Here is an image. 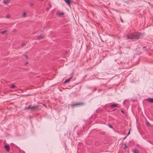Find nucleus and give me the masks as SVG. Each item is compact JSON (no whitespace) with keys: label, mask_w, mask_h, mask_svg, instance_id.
Segmentation results:
<instances>
[{"label":"nucleus","mask_w":153,"mask_h":153,"mask_svg":"<svg viewBox=\"0 0 153 153\" xmlns=\"http://www.w3.org/2000/svg\"><path fill=\"white\" fill-rule=\"evenodd\" d=\"M141 33H139L135 32L134 33H131L127 35V37L128 39H139Z\"/></svg>","instance_id":"nucleus-1"},{"label":"nucleus","mask_w":153,"mask_h":153,"mask_svg":"<svg viewBox=\"0 0 153 153\" xmlns=\"http://www.w3.org/2000/svg\"><path fill=\"white\" fill-rule=\"evenodd\" d=\"M25 108L26 109H28L31 111H33L37 109V107L36 106L30 105L29 106L27 107H25Z\"/></svg>","instance_id":"nucleus-2"},{"label":"nucleus","mask_w":153,"mask_h":153,"mask_svg":"<svg viewBox=\"0 0 153 153\" xmlns=\"http://www.w3.org/2000/svg\"><path fill=\"white\" fill-rule=\"evenodd\" d=\"M82 104V103H75L69 105L68 106V107L69 108V107H70L71 108H73L74 106Z\"/></svg>","instance_id":"nucleus-3"},{"label":"nucleus","mask_w":153,"mask_h":153,"mask_svg":"<svg viewBox=\"0 0 153 153\" xmlns=\"http://www.w3.org/2000/svg\"><path fill=\"white\" fill-rule=\"evenodd\" d=\"M64 14V13L63 12H60V13H56V15L58 16H62Z\"/></svg>","instance_id":"nucleus-4"},{"label":"nucleus","mask_w":153,"mask_h":153,"mask_svg":"<svg viewBox=\"0 0 153 153\" xmlns=\"http://www.w3.org/2000/svg\"><path fill=\"white\" fill-rule=\"evenodd\" d=\"M64 1L68 4V6H70L71 4L70 0H64Z\"/></svg>","instance_id":"nucleus-5"},{"label":"nucleus","mask_w":153,"mask_h":153,"mask_svg":"<svg viewBox=\"0 0 153 153\" xmlns=\"http://www.w3.org/2000/svg\"><path fill=\"white\" fill-rule=\"evenodd\" d=\"M4 148L7 151L9 152L10 151V149L9 147L8 146H7V145L5 146Z\"/></svg>","instance_id":"nucleus-6"},{"label":"nucleus","mask_w":153,"mask_h":153,"mask_svg":"<svg viewBox=\"0 0 153 153\" xmlns=\"http://www.w3.org/2000/svg\"><path fill=\"white\" fill-rule=\"evenodd\" d=\"M10 0H4L3 3L4 4H7L10 1Z\"/></svg>","instance_id":"nucleus-7"},{"label":"nucleus","mask_w":153,"mask_h":153,"mask_svg":"<svg viewBox=\"0 0 153 153\" xmlns=\"http://www.w3.org/2000/svg\"><path fill=\"white\" fill-rule=\"evenodd\" d=\"M148 101L149 102H153V98H149L147 99Z\"/></svg>","instance_id":"nucleus-8"},{"label":"nucleus","mask_w":153,"mask_h":153,"mask_svg":"<svg viewBox=\"0 0 153 153\" xmlns=\"http://www.w3.org/2000/svg\"><path fill=\"white\" fill-rule=\"evenodd\" d=\"M71 79V78H70L68 79H66L64 81V82L65 83L68 82L70 81V80Z\"/></svg>","instance_id":"nucleus-9"},{"label":"nucleus","mask_w":153,"mask_h":153,"mask_svg":"<svg viewBox=\"0 0 153 153\" xmlns=\"http://www.w3.org/2000/svg\"><path fill=\"white\" fill-rule=\"evenodd\" d=\"M117 106V104H114L111 105V107L112 108H113L116 107Z\"/></svg>","instance_id":"nucleus-10"},{"label":"nucleus","mask_w":153,"mask_h":153,"mask_svg":"<svg viewBox=\"0 0 153 153\" xmlns=\"http://www.w3.org/2000/svg\"><path fill=\"white\" fill-rule=\"evenodd\" d=\"M27 14V13L26 12H24L23 14V17H25V16Z\"/></svg>","instance_id":"nucleus-11"},{"label":"nucleus","mask_w":153,"mask_h":153,"mask_svg":"<svg viewBox=\"0 0 153 153\" xmlns=\"http://www.w3.org/2000/svg\"><path fill=\"white\" fill-rule=\"evenodd\" d=\"M43 38V36H42L41 35L39 36L38 37V39H40Z\"/></svg>","instance_id":"nucleus-12"},{"label":"nucleus","mask_w":153,"mask_h":153,"mask_svg":"<svg viewBox=\"0 0 153 153\" xmlns=\"http://www.w3.org/2000/svg\"><path fill=\"white\" fill-rule=\"evenodd\" d=\"M6 32H7V30H4L3 31H2L1 32V33L2 34H3V33H6Z\"/></svg>","instance_id":"nucleus-13"},{"label":"nucleus","mask_w":153,"mask_h":153,"mask_svg":"<svg viewBox=\"0 0 153 153\" xmlns=\"http://www.w3.org/2000/svg\"><path fill=\"white\" fill-rule=\"evenodd\" d=\"M134 153H138V151L137 150H135L134 151Z\"/></svg>","instance_id":"nucleus-14"},{"label":"nucleus","mask_w":153,"mask_h":153,"mask_svg":"<svg viewBox=\"0 0 153 153\" xmlns=\"http://www.w3.org/2000/svg\"><path fill=\"white\" fill-rule=\"evenodd\" d=\"M15 85H12L11 86L10 88H15Z\"/></svg>","instance_id":"nucleus-15"},{"label":"nucleus","mask_w":153,"mask_h":153,"mask_svg":"<svg viewBox=\"0 0 153 153\" xmlns=\"http://www.w3.org/2000/svg\"><path fill=\"white\" fill-rule=\"evenodd\" d=\"M128 147V146H127L126 145H125L124 146V149H126Z\"/></svg>","instance_id":"nucleus-16"},{"label":"nucleus","mask_w":153,"mask_h":153,"mask_svg":"<svg viewBox=\"0 0 153 153\" xmlns=\"http://www.w3.org/2000/svg\"><path fill=\"white\" fill-rule=\"evenodd\" d=\"M22 46H23L24 45H25V43H22Z\"/></svg>","instance_id":"nucleus-17"},{"label":"nucleus","mask_w":153,"mask_h":153,"mask_svg":"<svg viewBox=\"0 0 153 153\" xmlns=\"http://www.w3.org/2000/svg\"><path fill=\"white\" fill-rule=\"evenodd\" d=\"M33 4L32 3H31L30 4V6L32 7V6H33Z\"/></svg>","instance_id":"nucleus-18"},{"label":"nucleus","mask_w":153,"mask_h":153,"mask_svg":"<svg viewBox=\"0 0 153 153\" xmlns=\"http://www.w3.org/2000/svg\"><path fill=\"white\" fill-rule=\"evenodd\" d=\"M10 17V16L9 15H8L7 16V18H9V17Z\"/></svg>","instance_id":"nucleus-19"},{"label":"nucleus","mask_w":153,"mask_h":153,"mask_svg":"<svg viewBox=\"0 0 153 153\" xmlns=\"http://www.w3.org/2000/svg\"><path fill=\"white\" fill-rule=\"evenodd\" d=\"M130 130L129 131L127 135H128V134H129L130 133Z\"/></svg>","instance_id":"nucleus-20"},{"label":"nucleus","mask_w":153,"mask_h":153,"mask_svg":"<svg viewBox=\"0 0 153 153\" xmlns=\"http://www.w3.org/2000/svg\"><path fill=\"white\" fill-rule=\"evenodd\" d=\"M109 127L110 128H112V126L111 125H109Z\"/></svg>","instance_id":"nucleus-21"},{"label":"nucleus","mask_w":153,"mask_h":153,"mask_svg":"<svg viewBox=\"0 0 153 153\" xmlns=\"http://www.w3.org/2000/svg\"><path fill=\"white\" fill-rule=\"evenodd\" d=\"M121 112H122V113H124V111H123V110H122V111H121Z\"/></svg>","instance_id":"nucleus-22"},{"label":"nucleus","mask_w":153,"mask_h":153,"mask_svg":"<svg viewBox=\"0 0 153 153\" xmlns=\"http://www.w3.org/2000/svg\"><path fill=\"white\" fill-rule=\"evenodd\" d=\"M28 63H29L28 62H26V64H28Z\"/></svg>","instance_id":"nucleus-23"},{"label":"nucleus","mask_w":153,"mask_h":153,"mask_svg":"<svg viewBox=\"0 0 153 153\" xmlns=\"http://www.w3.org/2000/svg\"><path fill=\"white\" fill-rule=\"evenodd\" d=\"M147 124V125L149 124H148V122H147V124Z\"/></svg>","instance_id":"nucleus-24"},{"label":"nucleus","mask_w":153,"mask_h":153,"mask_svg":"<svg viewBox=\"0 0 153 153\" xmlns=\"http://www.w3.org/2000/svg\"><path fill=\"white\" fill-rule=\"evenodd\" d=\"M25 56V57L27 58V56Z\"/></svg>","instance_id":"nucleus-25"},{"label":"nucleus","mask_w":153,"mask_h":153,"mask_svg":"<svg viewBox=\"0 0 153 153\" xmlns=\"http://www.w3.org/2000/svg\"><path fill=\"white\" fill-rule=\"evenodd\" d=\"M124 101L123 102V104H124Z\"/></svg>","instance_id":"nucleus-26"},{"label":"nucleus","mask_w":153,"mask_h":153,"mask_svg":"<svg viewBox=\"0 0 153 153\" xmlns=\"http://www.w3.org/2000/svg\"><path fill=\"white\" fill-rule=\"evenodd\" d=\"M126 138V137H124V139H125Z\"/></svg>","instance_id":"nucleus-27"}]
</instances>
